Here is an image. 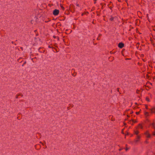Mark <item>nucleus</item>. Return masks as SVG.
I'll return each instance as SVG.
<instances>
[{
  "mask_svg": "<svg viewBox=\"0 0 155 155\" xmlns=\"http://www.w3.org/2000/svg\"><path fill=\"white\" fill-rule=\"evenodd\" d=\"M59 13V10H57V9H55L53 11V13L54 15H56L58 14Z\"/></svg>",
  "mask_w": 155,
  "mask_h": 155,
  "instance_id": "1",
  "label": "nucleus"
},
{
  "mask_svg": "<svg viewBox=\"0 0 155 155\" xmlns=\"http://www.w3.org/2000/svg\"><path fill=\"white\" fill-rule=\"evenodd\" d=\"M124 46V44L122 43H120L118 44V47L120 48H122Z\"/></svg>",
  "mask_w": 155,
  "mask_h": 155,
  "instance_id": "2",
  "label": "nucleus"
},
{
  "mask_svg": "<svg viewBox=\"0 0 155 155\" xmlns=\"http://www.w3.org/2000/svg\"><path fill=\"white\" fill-rule=\"evenodd\" d=\"M145 134L147 136V137L148 138H149L150 137V134H149L148 131H147L145 133Z\"/></svg>",
  "mask_w": 155,
  "mask_h": 155,
  "instance_id": "3",
  "label": "nucleus"
},
{
  "mask_svg": "<svg viewBox=\"0 0 155 155\" xmlns=\"http://www.w3.org/2000/svg\"><path fill=\"white\" fill-rule=\"evenodd\" d=\"M151 112L152 113H155V107H153L151 109Z\"/></svg>",
  "mask_w": 155,
  "mask_h": 155,
  "instance_id": "4",
  "label": "nucleus"
},
{
  "mask_svg": "<svg viewBox=\"0 0 155 155\" xmlns=\"http://www.w3.org/2000/svg\"><path fill=\"white\" fill-rule=\"evenodd\" d=\"M134 133L136 134L137 135L139 133V131L137 130L135 131Z\"/></svg>",
  "mask_w": 155,
  "mask_h": 155,
  "instance_id": "5",
  "label": "nucleus"
},
{
  "mask_svg": "<svg viewBox=\"0 0 155 155\" xmlns=\"http://www.w3.org/2000/svg\"><path fill=\"white\" fill-rule=\"evenodd\" d=\"M139 126H140V128H142H142H143V127H142V126L141 125V124H139Z\"/></svg>",
  "mask_w": 155,
  "mask_h": 155,
  "instance_id": "6",
  "label": "nucleus"
},
{
  "mask_svg": "<svg viewBox=\"0 0 155 155\" xmlns=\"http://www.w3.org/2000/svg\"><path fill=\"white\" fill-rule=\"evenodd\" d=\"M146 100L148 101H150V100H149V99L148 98H146Z\"/></svg>",
  "mask_w": 155,
  "mask_h": 155,
  "instance_id": "7",
  "label": "nucleus"
},
{
  "mask_svg": "<svg viewBox=\"0 0 155 155\" xmlns=\"http://www.w3.org/2000/svg\"><path fill=\"white\" fill-rule=\"evenodd\" d=\"M153 127H154V128H155V127L154 126V123H153L152 124Z\"/></svg>",
  "mask_w": 155,
  "mask_h": 155,
  "instance_id": "8",
  "label": "nucleus"
},
{
  "mask_svg": "<svg viewBox=\"0 0 155 155\" xmlns=\"http://www.w3.org/2000/svg\"><path fill=\"white\" fill-rule=\"evenodd\" d=\"M137 138L138 139H140V137L139 136H137Z\"/></svg>",
  "mask_w": 155,
  "mask_h": 155,
  "instance_id": "9",
  "label": "nucleus"
},
{
  "mask_svg": "<svg viewBox=\"0 0 155 155\" xmlns=\"http://www.w3.org/2000/svg\"><path fill=\"white\" fill-rule=\"evenodd\" d=\"M148 114V113L147 112H146L145 113V114L146 115H147Z\"/></svg>",
  "mask_w": 155,
  "mask_h": 155,
  "instance_id": "10",
  "label": "nucleus"
},
{
  "mask_svg": "<svg viewBox=\"0 0 155 155\" xmlns=\"http://www.w3.org/2000/svg\"><path fill=\"white\" fill-rule=\"evenodd\" d=\"M146 109H147V105H146Z\"/></svg>",
  "mask_w": 155,
  "mask_h": 155,
  "instance_id": "11",
  "label": "nucleus"
},
{
  "mask_svg": "<svg viewBox=\"0 0 155 155\" xmlns=\"http://www.w3.org/2000/svg\"><path fill=\"white\" fill-rule=\"evenodd\" d=\"M136 114H139V112H136Z\"/></svg>",
  "mask_w": 155,
  "mask_h": 155,
  "instance_id": "12",
  "label": "nucleus"
},
{
  "mask_svg": "<svg viewBox=\"0 0 155 155\" xmlns=\"http://www.w3.org/2000/svg\"><path fill=\"white\" fill-rule=\"evenodd\" d=\"M110 20H113V18H111V19H110Z\"/></svg>",
  "mask_w": 155,
  "mask_h": 155,
  "instance_id": "13",
  "label": "nucleus"
},
{
  "mask_svg": "<svg viewBox=\"0 0 155 155\" xmlns=\"http://www.w3.org/2000/svg\"><path fill=\"white\" fill-rule=\"evenodd\" d=\"M153 135H155V133H153Z\"/></svg>",
  "mask_w": 155,
  "mask_h": 155,
  "instance_id": "14",
  "label": "nucleus"
},
{
  "mask_svg": "<svg viewBox=\"0 0 155 155\" xmlns=\"http://www.w3.org/2000/svg\"><path fill=\"white\" fill-rule=\"evenodd\" d=\"M138 141L137 140H136V142H137Z\"/></svg>",
  "mask_w": 155,
  "mask_h": 155,
  "instance_id": "15",
  "label": "nucleus"
},
{
  "mask_svg": "<svg viewBox=\"0 0 155 155\" xmlns=\"http://www.w3.org/2000/svg\"><path fill=\"white\" fill-rule=\"evenodd\" d=\"M84 15V14L83 13V14H82V15H82H82Z\"/></svg>",
  "mask_w": 155,
  "mask_h": 155,
  "instance_id": "16",
  "label": "nucleus"
},
{
  "mask_svg": "<svg viewBox=\"0 0 155 155\" xmlns=\"http://www.w3.org/2000/svg\"><path fill=\"white\" fill-rule=\"evenodd\" d=\"M124 125H125L126 124L125 123H124Z\"/></svg>",
  "mask_w": 155,
  "mask_h": 155,
  "instance_id": "17",
  "label": "nucleus"
}]
</instances>
